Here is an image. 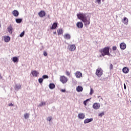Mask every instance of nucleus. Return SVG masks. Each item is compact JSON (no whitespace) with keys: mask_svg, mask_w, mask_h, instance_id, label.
<instances>
[{"mask_svg":"<svg viewBox=\"0 0 131 131\" xmlns=\"http://www.w3.org/2000/svg\"><path fill=\"white\" fill-rule=\"evenodd\" d=\"M55 87L56 86L54 83H50L49 84V89H50L51 90H53V89H55Z\"/></svg>","mask_w":131,"mask_h":131,"instance_id":"nucleus-20","label":"nucleus"},{"mask_svg":"<svg viewBox=\"0 0 131 131\" xmlns=\"http://www.w3.org/2000/svg\"><path fill=\"white\" fill-rule=\"evenodd\" d=\"M93 94H94V90H93V88H91L90 95H92Z\"/></svg>","mask_w":131,"mask_h":131,"instance_id":"nucleus-31","label":"nucleus"},{"mask_svg":"<svg viewBox=\"0 0 131 131\" xmlns=\"http://www.w3.org/2000/svg\"><path fill=\"white\" fill-rule=\"evenodd\" d=\"M9 106H14V104H13L12 103L9 104Z\"/></svg>","mask_w":131,"mask_h":131,"instance_id":"nucleus-44","label":"nucleus"},{"mask_svg":"<svg viewBox=\"0 0 131 131\" xmlns=\"http://www.w3.org/2000/svg\"><path fill=\"white\" fill-rule=\"evenodd\" d=\"M24 116L25 119H27L29 118V114L26 113L24 115Z\"/></svg>","mask_w":131,"mask_h":131,"instance_id":"nucleus-27","label":"nucleus"},{"mask_svg":"<svg viewBox=\"0 0 131 131\" xmlns=\"http://www.w3.org/2000/svg\"><path fill=\"white\" fill-rule=\"evenodd\" d=\"M31 74L33 75V76L37 77V75L39 74V73H38V72L36 71V70H34L33 71L31 72Z\"/></svg>","mask_w":131,"mask_h":131,"instance_id":"nucleus-12","label":"nucleus"},{"mask_svg":"<svg viewBox=\"0 0 131 131\" xmlns=\"http://www.w3.org/2000/svg\"><path fill=\"white\" fill-rule=\"evenodd\" d=\"M43 105H46V103L44 102H42L41 104H40L39 105L40 106V107H41V106H43Z\"/></svg>","mask_w":131,"mask_h":131,"instance_id":"nucleus-36","label":"nucleus"},{"mask_svg":"<svg viewBox=\"0 0 131 131\" xmlns=\"http://www.w3.org/2000/svg\"><path fill=\"white\" fill-rule=\"evenodd\" d=\"M75 75H76V77H77V78H80V77H81V76H82V74L79 72H76L75 73Z\"/></svg>","mask_w":131,"mask_h":131,"instance_id":"nucleus-10","label":"nucleus"},{"mask_svg":"<svg viewBox=\"0 0 131 131\" xmlns=\"http://www.w3.org/2000/svg\"><path fill=\"white\" fill-rule=\"evenodd\" d=\"M60 81H61L62 83H66V82L68 81V78L65 76H61L60 77Z\"/></svg>","mask_w":131,"mask_h":131,"instance_id":"nucleus-4","label":"nucleus"},{"mask_svg":"<svg viewBox=\"0 0 131 131\" xmlns=\"http://www.w3.org/2000/svg\"><path fill=\"white\" fill-rule=\"evenodd\" d=\"M38 16H39V17H40L41 18L45 17V16H46V12H45V11H43V10H41L38 13Z\"/></svg>","mask_w":131,"mask_h":131,"instance_id":"nucleus-6","label":"nucleus"},{"mask_svg":"<svg viewBox=\"0 0 131 131\" xmlns=\"http://www.w3.org/2000/svg\"><path fill=\"white\" fill-rule=\"evenodd\" d=\"M96 2L99 4H101V0H96Z\"/></svg>","mask_w":131,"mask_h":131,"instance_id":"nucleus-41","label":"nucleus"},{"mask_svg":"<svg viewBox=\"0 0 131 131\" xmlns=\"http://www.w3.org/2000/svg\"><path fill=\"white\" fill-rule=\"evenodd\" d=\"M104 112H102L101 113L99 114L98 116L102 117V116H104Z\"/></svg>","mask_w":131,"mask_h":131,"instance_id":"nucleus-30","label":"nucleus"},{"mask_svg":"<svg viewBox=\"0 0 131 131\" xmlns=\"http://www.w3.org/2000/svg\"><path fill=\"white\" fill-rule=\"evenodd\" d=\"M25 33V31H24L23 32H21L19 35L20 37H23V36H24Z\"/></svg>","mask_w":131,"mask_h":131,"instance_id":"nucleus-29","label":"nucleus"},{"mask_svg":"<svg viewBox=\"0 0 131 131\" xmlns=\"http://www.w3.org/2000/svg\"><path fill=\"white\" fill-rule=\"evenodd\" d=\"M60 92H62V93H65V92H66V90L65 89H61L60 90Z\"/></svg>","mask_w":131,"mask_h":131,"instance_id":"nucleus-40","label":"nucleus"},{"mask_svg":"<svg viewBox=\"0 0 131 131\" xmlns=\"http://www.w3.org/2000/svg\"><path fill=\"white\" fill-rule=\"evenodd\" d=\"M110 67H111V69H113V64H112V63H111V64H110Z\"/></svg>","mask_w":131,"mask_h":131,"instance_id":"nucleus-42","label":"nucleus"},{"mask_svg":"<svg viewBox=\"0 0 131 131\" xmlns=\"http://www.w3.org/2000/svg\"><path fill=\"white\" fill-rule=\"evenodd\" d=\"M12 14L14 17H18L19 16V12L18 11L14 10L12 11Z\"/></svg>","mask_w":131,"mask_h":131,"instance_id":"nucleus-11","label":"nucleus"},{"mask_svg":"<svg viewBox=\"0 0 131 131\" xmlns=\"http://www.w3.org/2000/svg\"><path fill=\"white\" fill-rule=\"evenodd\" d=\"M92 121H93V118H91V119H86L84 121V123L86 124V123H89V122H92Z\"/></svg>","mask_w":131,"mask_h":131,"instance_id":"nucleus-16","label":"nucleus"},{"mask_svg":"<svg viewBox=\"0 0 131 131\" xmlns=\"http://www.w3.org/2000/svg\"><path fill=\"white\" fill-rule=\"evenodd\" d=\"M22 18H16L15 19V21L16 22V23H21V22H22Z\"/></svg>","mask_w":131,"mask_h":131,"instance_id":"nucleus-25","label":"nucleus"},{"mask_svg":"<svg viewBox=\"0 0 131 131\" xmlns=\"http://www.w3.org/2000/svg\"><path fill=\"white\" fill-rule=\"evenodd\" d=\"M76 26L77 27H78V28H82V23L81 22H77L76 24Z\"/></svg>","mask_w":131,"mask_h":131,"instance_id":"nucleus-17","label":"nucleus"},{"mask_svg":"<svg viewBox=\"0 0 131 131\" xmlns=\"http://www.w3.org/2000/svg\"><path fill=\"white\" fill-rule=\"evenodd\" d=\"M77 92H82V87L80 86H78L76 88Z\"/></svg>","mask_w":131,"mask_h":131,"instance_id":"nucleus-23","label":"nucleus"},{"mask_svg":"<svg viewBox=\"0 0 131 131\" xmlns=\"http://www.w3.org/2000/svg\"><path fill=\"white\" fill-rule=\"evenodd\" d=\"M7 29L8 30V32H9V33H11V34H12V32H13V27H12L11 25L9 26L8 28Z\"/></svg>","mask_w":131,"mask_h":131,"instance_id":"nucleus-15","label":"nucleus"},{"mask_svg":"<svg viewBox=\"0 0 131 131\" xmlns=\"http://www.w3.org/2000/svg\"><path fill=\"white\" fill-rule=\"evenodd\" d=\"M58 35H61V34H63V30L62 29H59L57 30Z\"/></svg>","mask_w":131,"mask_h":131,"instance_id":"nucleus-21","label":"nucleus"},{"mask_svg":"<svg viewBox=\"0 0 131 131\" xmlns=\"http://www.w3.org/2000/svg\"><path fill=\"white\" fill-rule=\"evenodd\" d=\"M96 74L98 77H101L103 75V69L101 68H98L96 70Z\"/></svg>","mask_w":131,"mask_h":131,"instance_id":"nucleus-3","label":"nucleus"},{"mask_svg":"<svg viewBox=\"0 0 131 131\" xmlns=\"http://www.w3.org/2000/svg\"><path fill=\"white\" fill-rule=\"evenodd\" d=\"M90 101V99H86V100H85L83 102V104L84 105H85V106H86V104H89V101Z\"/></svg>","mask_w":131,"mask_h":131,"instance_id":"nucleus-28","label":"nucleus"},{"mask_svg":"<svg viewBox=\"0 0 131 131\" xmlns=\"http://www.w3.org/2000/svg\"><path fill=\"white\" fill-rule=\"evenodd\" d=\"M66 75H67V76H70V73L69 72H68V71H66Z\"/></svg>","mask_w":131,"mask_h":131,"instance_id":"nucleus-34","label":"nucleus"},{"mask_svg":"<svg viewBox=\"0 0 131 131\" xmlns=\"http://www.w3.org/2000/svg\"><path fill=\"white\" fill-rule=\"evenodd\" d=\"M48 121H51L52 120V117H49L48 118Z\"/></svg>","mask_w":131,"mask_h":131,"instance_id":"nucleus-39","label":"nucleus"},{"mask_svg":"<svg viewBox=\"0 0 131 131\" xmlns=\"http://www.w3.org/2000/svg\"><path fill=\"white\" fill-rule=\"evenodd\" d=\"M3 38L5 42H9L11 40V38L9 36H4Z\"/></svg>","mask_w":131,"mask_h":131,"instance_id":"nucleus-7","label":"nucleus"},{"mask_svg":"<svg viewBox=\"0 0 131 131\" xmlns=\"http://www.w3.org/2000/svg\"><path fill=\"white\" fill-rule=\"evenodd\" d=\"M2 27V25H1V24H0V28Z\"/></svg>","mask_w":131,"mask_h":131,"instance_id":"nucleus-46","label":"nucleus"},{"mask_svg":"<svg viewBox=\"0 0 131 131\" xmlns=\"http://www.w3.org/2000/svg\"><path fill=\"white\" fill-rule=\"evenodd\" d=\"M104 0H102V2H104Z\"/></svg>","mask_w":131,"mask_h":131,"instance_id":"nucleus-47","label":"nucleus"},{"mask_svg":"<svg viewBox=\"0 0 131 131\" xmlns=\"http://www.w3.org/2000/svg\"><path fill=\"white\" fill-rule=\"evenodd\" d=\"M82 21L84 23V25L85 27H89L90 25V17L85 16V15L82 16Z\"/></svg>","mask_w":131,"mask_h":131,"instance_id":"nucleus-2","label":"nucleus"},{"mask_svg":"<svg viewBox=\"0 0 131 131\" xmlns=\"http://www.w3.org/2000/svg\"><path fill=\"white\" fill-rule=\"evenodd\" d=\"M116 50H117V47H116V46H114L113 47V51H116Z\"/></svg>","mask_w":131,"mask_h":131,"instance_id":"nucleus-37","label":"nucleus"},{"mask_svg":"<svg viewBox=\"0 0 131 131\" xmlns=\"http://www.w3.org/2000/svg\"><path fill=\"white\" fill-rule=\"evenodd\" d=\"M38 81H39V83H41L42 82V81H43V79H42V78H39L38 79Z\"/></svg>","mask_w":131,"mask_h":131,"instance_id":"nucleus-35","label":"nucleus"},{"mask_svg":"<svg viewBox=\"0 0 131 131\" xmlns=\"http://www.w3.org/2000/svg\"><path fill=\"white\" fill-rule=\"evenodd\" d=\"M63 37L65 39H70L71 38V36H70V34H65L63 35Z\"/></svg>","mask_w":131,"mask_h":131,"instance_id":"nucleus-14","label":"nucleus"},{"mask_svg":"<svg viewBox=\"0 0 131 131\" xmlns=\"http://www.w3.org/2000/svg\"><path fill=\"white\" fill-rule=\"evenodd\" d=\"M42 78H43V79H46V78H49V76H48V75H44L42 76Z\"/></svg>","mask_w":131,"mask_h":131,"instance_id":"nucleus-33","label":"nucleus"},{"mask_svg":"<svg viewBox=\"0 0 131 131\" xmlns=\"http://www.w3.org/2000/svg\"><path fill=\"white\" fill-rule=\"evenodd\" d=\"M78 118H80V119H82V114H79L78 115Z\"/></svg>","mask_w":131,"mask_h":131,"instance_id":"nucleus-32","label":"nucleus"},{"mask_svg":"<svg viewBox=\"0 0 131 131\" xmlns=\"http://www.w3.org/2000/svg\"><path fill=\"white\" fill-rule=\"evenodd\" d=\"M122 22H123L125 25H127V24H128V19L126 18V17H124L122 20Z\"/></svg>","mask_w":131,"mask_h":131,"instance_id":"nucleus-8","label":"nucleus"},{"mask_svg":"<svg viewBox=\"0 0 131 131\" xmlns=\"http://www.w3.org/2000/svg\"><path fill=\"white\" fill-rule=\"evenodd\" d=\"M75 49H76V47H75V45H71L70 46V51H74L75 50Z\"/></svg>","mask_w":131,"mask_h":131,"instance_id":"nucleus-18","label":"nucleus"},{"mask_svg":"<svg viewBox=\"0 0 131 131\" xmlns=\"http://www.w3.org/2000/svg\"><path fill=\"white\" fill-rule=\"evenodd\" d=\"M77 16L78 19H79L80 20H82V14L81 13L77 14Z\"/></svg>","mask_w":131,"mask_h":131,"instance_id":"nucleus-24","label":"nucleus"},{"mask_svg":"<svg viewBox=\"0 0 131 131\" xmlns=\"http://www.w3.org/2000/svg\"><path fill=\"white\" fill-rule=\"evenodd\" d=\"M122 71L124 73H128L129 70H128V68L125 67L123 69Z\"/></svg>","mask_w":131,"mask_h":131,"instance_id":"nucleus-19","label":"nucleus"},{"mask_svg":"<svg viewBox=\"0 0 131 131\" xmlns=\"http://www.w3.org/2000/svg\"><path fill=\"white\" fill-rule=\"evenodd\" d=\"M58 26V23H54L52 26V27L50 28V29H56Z\"/></svg>","mask_w":131,"mask_h":131,"instance_id":"nucleus-13","label":"nucleus"},{"mask_svg":"<svg viewBox=\"0 0 131 131\" xmlns=\"http://www.w3.org/2000/svg\"><path fill=\"white\" fill-rule=\"evenodd\" d=\"M120 47L121 50H125L126 49V44L124 42H122L120 45Z\"/></svg>","mask_w":131,"mask_h":131,"instance_id":"nucleus-9","label":"nucleus"},{"mask_svg":"<svg viewBox=\"0 0 131 131\" xmlns=\"http://www.w3.org/2000/svg\"><path fill=\"white\" fill-rule=\"evenodd\" d=\"M124 90H126V85H125V84H124Z\"/></svg>","mask_w":131,"mask_h":131,"instance_id":"nucleus-43","label":"nucleus"},{"mask_svg":"<svg viewBox=\"0 0 131 131\" xmlns=\"http://www.w3.org/2000/svg\"><path fill=\"white\" fill-rule=\"evenodd\" d=\"M43 55H44L45 57H47V56H48V54L47 53V52L43 51Z\"/></svg>","mask_w":131,"mask_h":131,"instance_id":"nucleus-38","label":"nucleus"},{"mask_svg":"<svg viewBox=\"0 0 131 131\" xmlns=\"http://www.w3.org/2000/svg\"><path fill=\"white\" fill-rule=\"evenodd\" d=\"M53 33L54 34H57V32H54Z\"/></svg>","mask_w":131,"mask_h":131,"instance_id":"nucleus-45","label":"nucleus"},{"mask_svg":"<svg viewBox=\"0 0 131 131\" xmlns=\"http://www.w3.org/2000/svg\"><path fill=\"white\" fill-rule=\"evenodd\" d=\"M110 47H107L103 48L99 50V52L101 53L102 56L104 57V56H110Z\"/></svg>","mask_w":131,"mask_h":131,"instance_id":"nucleus-1","label":"nucleus"},{"mask_svg":"<svg viewBox=\"0 0 131 131\" xmlns=\"http://www.w3.org/2000/svg\"><path fill=\"white\" fill-rule=\"evenodd\" d=\"M16 90H20L21 89V85L19 84H17L15 85Z\"/></svg>","mask_w":131,"mask_h":131,"instance_id":"nucleus-26","label":"nucleus"},{"mask_svg":"<svg viewBox=\"0 0 131 131\" xmlns=\"http://www.w3.org/2000/svg\"><path fill=\"white\" fill-rule=\"evenodd\" d=\"M101 105L99 103H95L93 105V107L94 109H95V110L99 109Z\"/></svg>","mask_w":131,"mask_h":131,"instance_id":"nucleus-5","label":"nucleus"},{"mask_svg":"<svg viewBox=\"0 0 131 131\" xmlns=\"http://www.w3.org/2000/svg\"><path fill=\"white\" fill-rule=\"evenodd\" d=\"M12 61L14 63H16V62H19V59H18V57H14L12 58Z\"/></svg>","mask_w":131,"mask_h":131,"instance_id":"nucleus-22","label":"nucleus"}]
</instances>
